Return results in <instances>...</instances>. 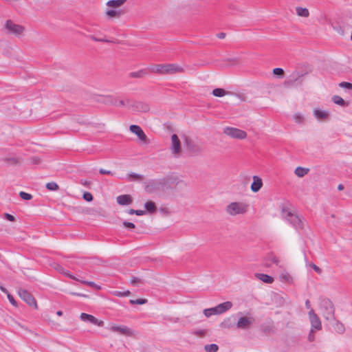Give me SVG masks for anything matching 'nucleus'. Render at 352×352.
Returning <instances> with one entry per match:
<instances>
[{
    "mask_svg": "<svg viewBox=\"0 0 352 352\" xmlns=\"http://www.w3.org/2000/svg\"><path fill=\"white\" fill-rule=\"evenodd\" d=\"M281 214L283 218L289 222L295 229H303V221L301 217L298 215L296 212H292L286 208H283L281 210Z\"/></svg>",
    "mask_w": 352,
    "mask_h": 352,
    "instance_id": "obj_1",
    "label": "nucleus"
},
{
    "mask_svg": "<svg viewBox=\"0 0 352 352\" xmlns=\"http://www.w3.org/2000/svg\"><path fill=\"white\" fill-rule=\"evenodd\" d=\"M320 308L322 316L327 320H335V308L333 302L328 298L320 300Z\"/></svg>",
    "mask_w": 352,
    "mask_h": 352,
    "instance_id": "obj_2",
    "label": "nucleus"
},
{
    "mask_svg": "<svg viewBox=\"0 0 352 352\" xmlns=\"http://www.w3.org/2000/svg\"><path fill=\"white\" fill-rule=\"evenodd\" d=\"M248 205L243 202H232L226 208V212L230 216L244 214L248 212Z\"/></svg>",
    "mask_w": 352,
    "mask_h": 352,
    "instance_id": "obj_3",
    "label": "nucleus"
},
{
    "mask_svg": "<svg viewBox=\"0 0 352 352\" xmlns=\"http://www.w3.org/2000/svg\"><path fill=\"white\" fill-rule=\"evenodd\" d=\"M5 28L10 34L16 36H20L25 31V27L21 25L14 23L12 20H7L5 23Z\"/></svg>",
    "mask_w": 352,
    "mask_h": 352,
    "instance_id": "obj_4",
    "label": "nucleus"
},
{
    "mask_svg": "<svg viewBox=\"0 0 352 352\" xmlns=\"http://www.w3.org/2000/svg\"><path fill=\"white\" fill-rule=\"evenodd\" d=\"M223 133L235 139L243 140L247 138V133L245 131L237 128L226 127L224 129Z\"/></svg>",
    "mask_w": 352,
    "mask_h": 352,
    "instance_id": "obj_5",
    "label": "nucleus"
},
{
    "mask_svg": "<svg viewBox=\"0 0 352 352\" xmlns=\"http://www.w3.org/2000/svg\"><path fill=\"white\" fill-rule=\"evenodd\" d=\"M170 150L174 157H178L180 156L182 152V144L176 134H173L171 135V144L170 146Z\"/></svg>",
    "mask_w": 352,
    "mask_h": 352,
    "instance_id": "obj_6",
    "label": "nucleus"
},
{
    "mask_svg": "<svg viewBox=\"0 0 352 352\" xmlns=\"http://www.w3.org/2000/svg\"><path fill=\"white\" fill-rule=\"evenodd\" d=\"M187 150L193 155H198L201 153L202 148L197 144L191 138L186 136L184 139Z\"/></svg>",
    "mask_w": 352,
    "mask_h": 352,
    "instance_id": "obj_7",
    "label": "nucleus"
},
{
    "mask_svg": "<svg viewBox=\"0 0 352 352\" xmlns=\"http://www.w3.org/2000/svg\"><path fill=\"white\" fill-rule=\"evenodd\" d=\"M18 294L30 306H33L35 309H37L36 301L34 296L28 291L22 288H19Z\"/></svg>",
    "mask_w": 352,
    "mask_h": 352,
    "instance_id": "obj_8",
    "label": "nucleus"
},
{
    "mask_svg": "<svg viewBox=\"0 0 352 352\" xmlns=\"http://www.w3.org/2000/svg\"><path fill=\"white\" fill-rule=\"evenodd\" d=\"M184 72V68L177 64H164V75H173Z\"/></svg>",
    "mask_w": 352,
    "mask_h": 352,
    "instance_id": "obj_9",
    "label": "nucleus"
},
{
    "mask_svg": "<svg viewBox=\"0 0 352 352\" xmlns=\"http://www.w3.org/2000/svg\"><path fill=\"white\" fill-rule=\"evenodd\" d=\"M309 314V318L311 324V329L315 330H321L322 329V324L320 318L315 313L314 310L313 309H311V310L308 313Z\"/></svg>",
    "mask_w": 352,
    "mask_h": 352,
    "instance_id": "obj_10",
    "label": "nucleus"
},
{
    "mask_svg": "<svg viewBox=\"0 0 352 352\" xmlns=\"http://www.w3.org/2000/svg\"><path fill=\"white\" fill-rule=\"evenodd\" d=\"M254 322V318L252 317H241L237 323L236 328L241 329H248Z\"/></svg>",
    "mask_w": 352,
    "mask_h": 352,
    "instance_id": "obj_11",
    "label": "nucleus"
},
{
    "mask_svg": "<svg viewBox=\"0 0 352 352\" xmlns=\"http://www.w3.org/2000/svg\"><path fill=\"white\" fill-rule=\"evenodd\" d=\"M110 330L113 332H116L121 335L127 336H131L133 335V331L126 326L113 325L110 327Z\"/></svg>",
    "mask_w": 352,
    "mask_h": 352,
    "instance_id": "obj_12",
    "label": "nucleus"
},
{
    "mask_svg": "<svg viewBox=\"0 0 352 352\" xmlns=\"http://www.w3.org/2000/svg\"><path fill=\"white\" fill-rule=\"evenodd\" d=\"M129 130L133 133H135L140 140L142 142L147 143L148 139L142 129L138 125L132 124L129 127Z\"/></svg>",
    "mask_w": 352,
    "mask_h": 352,
    "instance_id": "obj_13",
    "label": "nucleus"
},
{
    "mask_svg": "<svg viewBox=\"0 0 352 352\" xmlns=\"http://www.w3.org/2000/svg\"><path fill=\"white\" fill-rule=\"evenodd\" d=\"M80 319L82 321L89 322L91 324H96L99 327L104 326V322L102 320H98L92 315H89L85 313H82L80 315Z\"/></svg>",
    "mask_w": 352,
    "mask_h": 352,
    "instance_id": "obj_14",
    "label": "nucleus"
},
{
    "mask_svg": "<svg viewBox=\"0 0 352 352\" xmlns=\"http://www.w3.org/2000/svg\"><path fill=\"white\" fill-rule=\"evenodd\" d=\"M131 106L134 110L139 112L146 113L150 110L149 105L147 103L141 101L135 102Z\"/></svg>",
    "mask_w": 352,
    "mask_h": 352,
    "instance_id": "obj_15",
    "label": "nucleus"
},
{
    "mask_svg": "<svg viewBox=\"0 0 352 352\" xmlns=\"http://www.w3.org/2000/svg\"><path fill=\"white\" fill-rule=\"evenodd\" d=\"M232 302L226 301L225 302L218 305L217 306H216L214 307H215V309L217 310L216 313H217V314L219 315V314H223L226 311H228L229 309H230L232 308Z\"/></svg>",
    "mask_w": 352,
    "mask_h": 352,
    "instance_id": "obj_16",
    "label": "nucleus"
},
{
    "mask_svg": "<svg viewBox=\"0 0 352 352\" xmlns=\"http://www.w3.org/2000/svg\"><path fill=\"white\" fill-rule=\"evenodd\" d=\"M263 182L262 179L258 177V176H254L253 177V182L251 185V190L254 192H258L262 187Z\"/></svg>",
    "mask_w": 352,
    "mask_h": 352,
    "instance_id": "obj_17",
    "label": "nucleus"
},
{
    "mask_svg": "<svg viewBox=\"0 0 352 352\" xmlns=\"http://www.w3.org/2000/svg\"><path fill=\"white\" fill-rule=\"evenodd\" d=\"M132 201V198L129 195H122L117 197L118 204L122 206L129 205Z\"/></svg>",
    "mask_w": 352,
    "mask_h": 352,
    "instance_id": "obj_18",
    "label": "nucleus"
},
{
    "mask_svg": "<svg viewBox=\"0 0 352 352\" xmlns=\"http://www.w3.org/2000/svg\"><path fill=\"white\" fill-rule=\"evenodd\" d=\"M305 74H299L297 72H294L291 77H292V79H289L288 80H286L284 82V85L286 87H291L294 85V82L297 80H298L301 77H302Z\"/></svg>",
    "mask_w": 352,
    "mask_h": 352,
    "instance_id": "obj_19",
    "label": "nucleus"
},
{
    "mask_svg": "<svg viewBox=\"0 0 352 352\" xmlns=\"http://www.w3.org/2000/svg\"><path fill=\"white\" fill-rule=\"evenodd\" d=\"M314 114L315 117L320 120H327L329 115L327 111H322L320 109H314Z\"/></svg>",
    "mask_w": 352,
    "mask_h": 352,
    "instance_id": "obj_20",
    "label": "nucleus"
},
{
    "mask_svg": "<svg viewBox=\"0 0 352 352\" xmlns=\"http://www.w3.org/2000/svg\"><path fill=\"white\" fill-rule=\"evenodd\" d=\"M255 276L258 279L261 280V281H263V283H265L270 284L274 282V278L267 274L257 273V274H255Z\"/></svg>",
    "mask_w": 352,
    "mask_h": 352,
    "instance_id": "obj_21",
    "label": "nucleus"
},
{
    "mask_svg": "<svg viewBox=\"0 0 352 352\" xmlns=\"http://www.w3.org/2000/svg\"><path fill=\"white\" fill-rule=\"evenodd\" d=\"M126 0H110L107 1V6L113 8H119L122 6Z\"/></svg>",
    "mask_w": 352,
    "mask_h": 352,
    "instance_id": "obj_22",
    "label": "nucleus"
},
{
    "mask_svg": "<svg viewBox=\"0 0 352 352\" xmlns=\"http://www.w3.org/2000/svg\"><path fill=\"white\" fill-rule=\"evenodd\" d=\"M164 64L155 65L150 68V71L152 73L164 75Z\"/></svg>",
    "mask_w": 352,
    "mask_h": 352,
    "instance_id": "obj_23",
    "label": "nucleus"
},
{
    "mask_svg": "<svg viewBox=\"0 0 352 352\" xmlns=\"http://www.w3.org/2000/svg\"><path fill=\"white\" fill-rule=\"evenodd\" d=\"M147 74V72L146 69H140L138 72H131L129 74V76L133 78H141L145 76Z\"/></svg>",
    "mask_w": 352,
    "mask_h": 352,
    "instance_id": "obj_24",
    "label": "nucleus"
},
{
    "mask_svg": "<svg viewBox=\"0 0 352 352\" xmlns=\"http://www.w3.org/2000/svg\"><path fill=\"white\" fill-rule=\"evenodd\" d=\"M309 171V168H303V167H301V166H298L297 167L295 170H294V173L299 177H304L305 175H307Z\"/></svg>",
    "mask_w": 352,
    "mask_h": 352,
    "instance_id": "obj_25",
    "label": "nucleus"
},
{
    "mask_svg": "<svg viewBox=\"0 0 352 352\" xmlns=\"http://www.w3.org/2000/svg\"><path fill=\"white\" fill-rule=\"evenodd\" d=\"M144 207L150 213H154L156 212L157 210L155 204L152 201L146 202L144 204Z\"/></svg>",
    "mask_w": 352,
    "mask_h": 352,
    "instance_id": "obj_26",
    "label": "nucleus"
},
{
    "mask_svg": "<svg viewBox=\"0 0 352 352\" xmlns=\"http://www.w3.org/2000/svg\"><path fill=\"white\" fill-rule=\"evenodd\" d=\"M124 12L121 10H109L106 12V14L109 18H119Z\"/></svg>",
    "mask_w": 352,
    "mask_h": 352,
    "instance_id": "obj_27",
    "label": "nucleus"
},
{
    "mask_svg": "<svg viewBox=\"0 0 352 352\" xmlns=\"http://www.w3.org/2000/svg\"><path fill=\"white\" fill-rule=\"evenodd\" d=\"M56 269L57 271H58L60 273L63 274V275H65L72 279H74L76 280H79L78 278H77L74 276L72 275L68 271L65 270L63 267L58 265Z\"/></svg>",
    "mask_w": 352,
    "mask_h": 352,
    "instance_id": "obj_28",
    "label": "nucleus"
},
{
    "mask_svg": "<svg viewBox=\"0 0 352 352\" xmlns=\"http://www.w3.org/2000/svg\"><path fill=\"white\" fill-rule=\"evenodd\" d=\"M280 279L281 281L287 283H292L293 278L290 276V274L287 272H283L280 274Z\"/></svg>",
    "mask_w": 352,
    "mask_h": 352,
    "instance_id": "obj_29",
    "label": "nucleus"
},
{
    "mask_svg": "<svg viewBox=\"0 0 352 352\" xmlns=\"http://www.w3.org/2000/svg\"><path fill=\"white\" fill-rule=\"evenodd\" d=\"M296 14L300 16L308 17L309 15V12L308 10V9H307V8L297 7L296 8Z\"/></svg>",
    "mask_w": 352,
    "mask_h": 352,
    "instance_id": "obj_30",
    "label": "nucleus"
},
{
    "mask_svg": "<svg viewBox=\"0 0 352 352\" xmlns=\"http://www.w3.org/2000/svg\"><path fill=\"white\" fill-rule=\"evenodd\" d=\"M334 329L336 331V332L340 334L343 333L345 331V327L344 324L338 320H336V322L334 325Z\"/></svg>",
    "mask_w": 352,
    "mask_h": 352,
    "instance_id": "obj_31",
    "label": "nucleus"
},
{
    "mask_svg": "<svg viewBox=\"0 0 352 352\" xmlns=\"http://www.w3.org/2000/svg\"><path fill=\"white\" fill-rule=\"evenodd\" d=\"M228 93L229 92L225 91L223 89L221 88H216L212 91V94L217 97H222Z\"/></svg>",
    "mask_w": 352,
    "mask_h": 352,
    "instance_id": "obj_32",
    "label": "nucleus"
},
{
    "mask_svg": "<svg viewBox=\"0 0 352 352\" xmlns=\"http://www.w3.org/2000/svg\"><path fill=\"white\" fill-rule=\"evenodd\" d=\"M220 327L224 329H230L232 327L231 318H226L221 324Z\"/></svg>",
    "mask_w": 352,
    "mask_h": 352,
    "instance_id": "obj_33",
    "label": "nucleus"
},
{
    "mask_svg": "<svg viewBox=\"0 0 352 352\" xmlns=\"http://www.w3.org/2000/svg\"><path fill=\"white\" fill-rule=\"evenodd\" d=\"M204 349L206 352H217L219 346L216 344H207L204 346Z\"/></svg>",
    "mask_w": 352,
    "mask_h": 352,
    "instance_id": "obj_34",
    "label": "nucleus"
},
{
    "mask_svg": "<svg viewBox=\"0 0 352 352\" xmlns=\"http://www.w3.org/2000/svg\"><path fill=\"white\" fill-rule=\"evenodd\" d=\"M332 100L335 104H337L340 106H345V101L339 96H333L332 98Z\"/></svg>",
    "mask_w": 352,
    "mask_h": 352,
    "instance_id": "obj_35",
    "label": "nucleus"
},
{
    "mask_svg": "<svg viewBox=\"0 0 352 352\" xmlns=\"http://www.w3.org/2000/svg\"><path fill=\"white\" fill-rule=\"evenodd\" d=\"M46 188L49 190L56 191L59 189L58 185L56 182H49L46 184Z\"/></svg>",
    "mask_w": 352,
    "mask_h": 352,
    "instance_id": "obj_36",
    "label": "nucleus"
},
{
    "mask_svg": "<svg viewBox=\"0 0 352 352\" xmlns=\"http://www.w3.org/2000/svg\"><path fill=\"white\" fill-rule=\"evenodd\" d=\"M216 311L215 307L205 309L204 310V314L207 318H208L212 315H218L217 313H216Z\"/></svg>",
    "mask_w": 352,
    "mask_h": 352,
    "instance_id": "obj_37",
    "label": "nucleus"
},
{
    "mask_svg": "<svg viewBox=\"0 0 352 352\" xmlns=\"http://www.w3.org/2000/svg\"><path fill=\"white\" fill-rule=\"evenodd\" d=\"M78 281L80 282L82 284L87 285H89V286H90L91 287H94V288L96 289L97 290H100L101 289L100 286L96 285L94 282L82 280H80V279H79Z\"/></svg>",
    "mask_w": 352,
    "mask_h": 352,
    "instance_id": "obj_38",
    "label": "nucleus"
},
{
    "mask_svg": "<svg viewBox=\"0 0 352 352\" xmlns=\"http://www.w3.org/2000/svg\"><path fill=\"white\" fill-rule=\"evenodd\" d=\"M129 302L131 305H144L147 302V300L144 298H140L137 300H130Z\"/></svg>",
    "mask_w": 352,
    "mask_h": 352,
    "instance_id": "obj_39",
    "label": "nucleus"
},
{
    "mask_svg": "<svg viewBox=\"0 0 352 352\" xmlns=\"http://www.w3.org/2000/svg\"><path fill=\"white\" fill-rule=\"evenodd\" d=\"M128 213L129 214H135L136 215L138 216H141V215H144L146 214V211L145 210H133V209H130L128 212Z\"/></svg>",
    "mask_w": 352,
    "mask_h": 352,
    "instance_id": "obj_40",
    "label": "nucleus"
},
{
    "mask_svg": "<svg viewBox=\"0 0 352 352\" xmlns=\"http://www.w3.org/2000/svg\"><path fill=\"white\" fill-rule=\"evenodd\" d=\"M273 74L283 78L284 76V70L282 68L277 67L273 69Z\"/></svg>",
    "mask_w": 352,
    "mask_h": 352,
    "instance_id": "obj_41",
    "label": "nucleus"
},
{
    "mask_svg": "<svg viewBox=\"0 0 352 352\" xmlns=\"http://www.w3.org/2000/svg\"><path fill=\"white\" fill-rule=\"evenodd\" d=\"M262 330L265 333H274V328L273 326L268 325V326H263Z\"/></svg>",
    "mask_w": 352,
    "mask_h": 352,
    "instance_id": "obj_42",
    "label": "nucleus"
},
{
    "mask_svg": "<svg viewBox=\"0 0 352 352\" xmlns=\"http://www.w3.org/2000/svg\"><path fill=\"white\" fill-rule=\"evenodd\" d=\"M107 101L105 102L106 104H110L116 105L118 100L116 98H113L111 96H106Z\"/></svg>",
    "mask_w": 352,
    "mask_h": 352,
    "instance_id": "obj_43",
    "label": "nucleus"
},
{
    "mask_svg": "<svg viewBox=\"0 0 352 352\" xmlns=\"http://www.w3.org/2000/svg\"><path fill=\"white\" fill-rule=\"evenodd\" d=\"M19 196L21 199L24 200H30L32 198V195L23 191L20 192Z\"/></svg>",
    "mask_w": 352,
    "mask_h": 352,
    "instance_id": "obj_44",
    "label": "nucleus"
},
{
    "mask_svg": "<svg viewBox=\"0 0 352 352\" xmlns=\"http://www.w3.org/2000/svg\"><path fill=\"white\" fill-rule=\"evenodd\" d=\"M294 119L297 123H302L304 120L302 115L298 113L294 115Z\"/></svg>",
    "mask_w": 352,
    "mask_h": 352,
    "instance_id": "obj_45",
    "label": "nucleus"
},
{
    "mask_svg": "<svg viewBox=\"0 0 352 352\" xmlns=\"http://www.w3.org/2000/svg\"><path fill=\"white\" fill-rule=\"evenodd\" d=\"M6 161L11 164H19L20 163L19 158L16 157L7 158Z\"/></svg>",
    "mask_w": 352,
    "mask_h": 352,
    "instance_id": "obj_46",
    "label": "nucleus"
},
{
    "mask_svg": "<svg viewBox=\"0 0 352 352\" xmlns=\"http://www.w3.org/2000/svg\"><path fill=\"white\" fill-rule=\"evenodd\" d=\"M88 37L90 39H91L92 41H96V42H106V43L110 42L108 39H106V38H96L94 35H89V36H88Z\"/></svg>",
    "mask_w": 352,
    "mask_h": 352,
    "instance_id": "obj_47",
    "label": "nucleus"
},
{
    "mask_svg": "<svg viewBox=\"0 0 352 352\" xmlns=\"http://www.w3.org/2000/svg\"><path fill=\"white\" fill-rule=\"evenodd\" d=\"M339 86L342 88L352 89V84L348 82H342L339 84Z\"/></svg>",
    "mask_w": 352,
    "mask_h": 352,
    "instance_id": "obj_48",
    "label": "nucleus"
},
{
    "mask_svg": "<svg viewBox=\"0 0 352 352\" xmlns=\"http://www.w3.org/2000/svg\"><path fill=\"white\" fill-rule=\"evenodd\" d=\"M129 177L133 179H135V180H142L144 179V177L143 175H139V174H137V173H131L129 175Z\"/></svg>",
    "mask_w": 352,
    "mask_h": 352,
    "instance_id": "obj_49",
    "label": "nucleus"
},
{
    "mask_svg": "<svg viewBox=\"0 0 352 352\" xmlns=\"http://www.w3.org/2000/svg\"><path fill=\"white\" fill-rule=\"evenodd\" d=\"M83 199L87 201H91L93 200V196L90 192H85L83 194Z\"/></svg>",
    "mask_w": 352,
    "mask_h": 352,
    "instance_id": "obj_50",
    "label": "nucleus"
},
{
    "mask_svg": "<svg viewBox=\"0 0 352 352\" xmlns=\"http://www.w3.org/2000/svg\"><path fill=\"white\" fill-rule=\"evenodd\" d=\"M309 266L314 270V271L318 273V274H320L322 273V270L318 267L316 265H315L313 263H311L309 264Z\"/></svg>",
    "mask_w": 352,
    "mask_h": 352,
    "instance_id": "obj_51",
    "label": "nucleus"
},
{
    "mask_svg": "<svg viewBox=\"0 0 352 352\" xmlns=\"http://www.w3.org/2000/svg\"><path fill=\"white\" fill-rule=\"evenodd\" d=\"M122 224L124 227L130 228V229H133L135 228V224L131 222H128V221H123Z\"/></svg>",
    "mask_w": 352,
    "mask_h": 352,
    "instance_id": "obj_52",
    "label": "nucleus"
},
{
    "mask_svg": "<svg viewBox=\"0 0 352 352\" xmlns=\"http://www.w3.org/2000/svg\"><path fill=\"white\" fill-rule=\"evenodd\" d=\"M315 339V336H314V329H311L309 335H308V340L309 342H313Z\"/></svg>",
    "mask_w": 352,
    "mask_h": 352,
    "instance_id": "obj_53",
    "label": "nucleus"
},
{
    "mask_svg": "<svg viewBox=\"0 0 352 352\" xmlns=\"http://www.w3.org/2000/svg\"><path fill=\"white\" fill-rule=\"evenodd\" d=\"M4 216H5V218L7 220L10 221H15L14 217L13 215H12V214H10L8 213H5Z\"/></svg>",
    "mask_w": 352,
    "mask_h": 352,
    "instance_id": "obj_54",
    "label": "nucleus"
},
{
    "mask_svg": "<svg viewBox=\"0 0 352 352\" xmlns=\"http://www.w3.org/2000/svg\"><path fill=\"white\" fill-rule=\"evenodd\" d=\"M7 296H8V298L9 301L10 302V303L12 305L16 306V302L14 300V298H13V296L11 294H8Z\"/></svg>",
    "mask_w": 352,
    "mask_h": 352,
    "instance_id": "obj_55",
    "label": "nucleus"
},
{
    "mask_svg": "<svg viewBox=\"0 0 352 352\" xmlns=\"http://www.w3.org/2000/svg\"><path fill=\"white\" fill-rule=\"evenodd\" d=\"M99 173H100V174H102V175H113V173L111 171H110V170H104V169H103V168H100V169L99 170Z\"/></svg>",
    "mask_w": 352,
    "mask_h": 352,
    "instance_id": "obj_56",
    "label": "nucleus"
},
{
    "mask_svg": "<svg viewBox=\"0 0 352 352\" xmlns=\"http://www.w3.org/2000/svg\"><path fill=\"white\" fill-rule=\"evenodd\" d=\"M138 283H142V280L137 277H133L131 280V283L132 285H135Z\"/></svg>",
    "mask_w": 352,
    "mask_h": 352,
    "instance_id": "obj_57",
    "label": "nucleus"
},
{
    "mask_svg": "<svg viewBox=\"0 0 352 352\" xmlns=\"http://www.w3.org/2000/svg\"><path fill=\"white\" fill-rule=\"evenodd\" d=\"M80 184L86 187H89L91 182L87 180L81 179Z\"/></svg>",
    "mask_w": 352,
    "mask_h": 352,
    "instance_id": "obj_58",
    "label": "nucleus"
},
{
    "mask_svg": "<svg viewBox=\"0 0 352 352\" xmlns=\"http://www.w3.org/2000/svg\"><path fill=\"white\" fill-rule=\"evenodd\" d=\"M31 160H32V162L33 164H39V163H40V162H41L40 158H39V157H32V158L31 159Z\"/></svg>",
    "mask_w": 352,
    "mask_h": 352,
    "instance_id": "obj_59",
    "label": "nucleus"
},
{
    "mask_svg": "<svg viewBox=\"0 0 352 352\" xmlns=\"http://www.w3.org/2000/svg\"><path fill=\"white\" fill-rule=\"evenodd\" d=\"M270 261H271L272 263H275V264H276V265H278V263H279V260H278V258H277L276 256H271V258H270Z\"/></svg>",
    "mask_w": 352,
    "mask_h": 352,
    "instance_id": "obj_60",
    "label": "nucleus"
},
{
    "mask_svg": "<svg viewBox=\"0 0 352 352\" xmlns=\"http://www.w3.org/2000/svg\"><path fill=\"white\" fill-rule=\"evenodd\" d=\"M130 292L129 291H126L123 293H121V292H118V296H128L130 295Z\"/></svg>",
    "mask_w": 352,
    "mask_h": 352,
    "instance_id": "obj_61",
    "label": "nucleus"
},
{
    "mask_svg": "<svg viewBox=\"0 0 352 352\" xmlns=\"http://www.w3.org/2000/svg\"><path fill=\"white\" fill-rule=\"evenodd\" d=\"M305 307H306V308L309 309V311L311 310V309H312V308L311 307L310 302H309V300H307L305 301Z\"/></svg>",
    "mask_w": 352,
    "mask_h": 352,
    "instance_id": "obj_62",
    "label": "nucleus"
},
{
    "mask_svg": "<svg viewBox=\"0 0 352 352\" xmlns=\"http://www.w3.org/2000/svg\"><path fill=\"white\" fill-rule=\"evenodd\" d=\"M219 38H223L226 36V34L223 32H221L217 34Z\"/></svg>",
    "mask_w": 352,
    "mask_h": 352,
    "instance_id": "obj_63",
    "label": "nucleus"
},
{
    "mask_svg": "<svg viewBox=\"0 0 352 352\" xmlns=\"http://www.w3.org/2000/svg\"><path fill=\"white\" fill-rule=\"evenodd\" d=\"M118 105L123 107V106L125 105V102L123 100H120L118 101Z\"/></svg>",
    "mask_w": 352,
    "mask_h": 352,
    "instance_id": "obj_64",
    "label": "nucleus"
}]
</instances>
